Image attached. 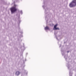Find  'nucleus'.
<instances>
[{
	"label": "nucleus",
	"mask_w": 76,
	"mask_h": 76,
	"mask_svg": "<svg viewBox=\"0 0 76 76\" xmlns=\"http://www.w3.org/2000/svg\"><path fill=\"white\" fill-rule=\"evenodd\" d=\"M10 10L11 12L12 13H13L16 11H17V8H16V6L15 5L13 7H12L10 9Z\"/></svg>",
	"instance_id": "obj_2"
},
{
	"label": "nucleus",
	"mask_w": 76,
	"mask_h": 76,
	"mask_svg": "<svg viewBox=\"0 0 76 76\" xmlns=\"http://www.w3.org/2000/svg\"><path fill=\"white\" fill-rule=\"evenodd\" d=\"M69 7H73L76 6V0H74L69 4Z\"/></svg>",
	"instance_id": "obj_1"
},
{
	"label": "nucleus",
	"mask_w": 76,
	"mask_h": 76,
	"mask_svg": "<svg viewBox=\"0 0 76 76\" xmlns=\"http://www.w3.org/2000/svg\"><path fill=\"white\" fill-rule=\"evenodd\" d=\"M69 51H68L67 52V53H69Z\"/></svg>",
	"instance_id": "obj_6"
},
{
	"label": "nucleus",
	"mask_w": 76,
	"mask_h": 76,
	"mask_svg": "<svg viewBox=\"0 0 76 76\" xmlns=\"http://www.w3.org/2000/svg\"><path fill=\"white\" fill-rule=\"evenodd\" d=\"M57 25H58V24H57L55 25L54 26V30H56V29L59 30V28H57Z\"/></svg>",
	"instance_id": "obj_3"
},
{
	"label": "nucleus",
	"mask_w": 76,
	"mask_h": 76,
	"mask_svg": "<svg viewBox=\"0 0 76 76\" xmlns=\"http://www.w3.org/2000/svg\"><path fill=\"white\" fill-rule=\"evenodd\" d=\"M45 30H48L49 29V28L48 26H46L45 28Z\"/></svg>",
	"instance_id": "obj_5"
},
{
	"label": "nucleus",
	"mask_w": 76,
	"mask_h": 76,
	"mask_svg": "<svg viewBox=\"0 0 76 76\" xmlns=\"http://www.w3.org/2000/svg\"><path fill=\"white\" fill-rule=\"evenodd\" d=\"M20 74V72H19V71H17L16 73V75H19Z\"/></svg>",
	"instance_id": "obj_4"
}]
</instances>
